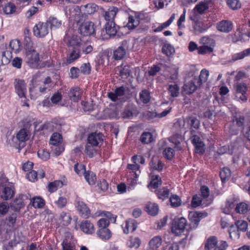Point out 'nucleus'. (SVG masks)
I'll return each mask as SVG.
<instances>
[{"label": "nucleus", "instance_id": "nucleus-42", "mask_svg": "<svg viewBox=\"0 0 250 250\" xmlns=\"http://www.w3.org/2000/svg\"><path fill=\"white\" fill-rule=\"evenodd\" d=\"M126 54V50L123 46H119L113 53V56L115 60H119L123 59Z\"/></svg>", "mask_w": 250, "mask_h": 250}, {"label": "nucleus", "instance_id": "nucleus-12", "mask_svg": "<svg viewBox=\"0 0 250 250\" xmlns=\"http://www.w3.org/2000/svg\"><path fill=\"white\" fill-rule=\"evenodd\" d=\"M216 28L220 32L229 33L232 29L233 24L230 21L223 20L217 23Z\"/></svg>", "mask_w": 250, "mask_h": 250}, {"label": "nucleus", "instance_id": "nucleus-53", "mask_svg": "<svg viewBox=\"0 0 250 250\" xmlns=\"http://www.w3.org/2000/svg\"><path fill=\"white\" fill-rule=\"evenodd\" d=\"M9 47L15 53L18 52L21 48V42L18 40H13L9 43Z\"/></svg>", "mask_w": 250, "mask_h": 250}, {"label": "nucleus", "instance_id": "nucleus-58", "mask_svg": "<svg viewBox=\"0 0 250 250\" xmlns=\"http://www.w3.org/2000/svg\"><path fill=\"white\" fill-rule=\"evenodd\" d=\"M217 244V238L215 236H212L209 238L205 246V248L207 250H210L213 247H215Z\"/></svg>", "mask_w": 250, "mask_h": 250}, {"label": "nucleus", "instance_id": "nucleus-52", "mask_svg": "<svg viewBox=\"0 0 250 250\" xmlns=\"http://www.w3.org/2000/svg\"><path fill=\"white\" fill-rule=\"evenodd\" d=\"M209 76V72L208 70L204 69H202L199 75V78H196L199 81V83L201 85L203 83H205L208 77Z\"/></svg>", "mask_w": 250, "mask_h": 250}, {"label": "nucleus", "instance_id": "nucleus-50", "mask_svg": "<svg viewBox=\"0 0 250 250\" xmlns=\"http://www.w3.org/2000/svg\"><path fill=\"white\" fill-rule=\"evenodd\" d=\"M139 24V21L134 16H129L126 26L129 29H134Z\"/></svg>", "mask_w": 250, "mask_h": 250}, {"label": "nucleus", "instance_id": "nucleus-2", "mask_svg": "<svg viewBox=\"0 0 250 250\" xmlns=\"http://www.w3.org/2000/svg\"><path fill=\"white\" fill-rule=\"evenodd\" d=\"M79 29L80 34L84 36H94L95 34V26L92 21H87L82 23Z\"/></svg>", "mask_w": 250, "mask_h": 250}, {"label": "nucleus", "instance_id": "nucleus-17", "mask_svg": "<svg viewBox=\"0 0 250 250\" xmlns=\"http://www.w3.org/2000/svg\"><path fill=\"white\" fill-rule=\"evenodd\" d=\"M77 210L81 216L84 218H88L90 215V211L86 205L83 202L79 201L77 203Z\"/></svg>", "mask_w": 250, "mask_h": 250}, {"label": "nucleus", "instance_id": "nucleus-31", "mask_svg": "<svg viewBox=\"0 0 250 250\" xmlns=\"http://www.w3.org/2000/svg\"><path fill=\"white\" fill-rule=\"evenodd\" d=\"M167 90L169 95L173 98L177 97L179 95L180 87L176 83L169 84Z\"/></svg>", "mask_w": 250, "mask_h": 250}, {"label": "nucleus", "instance_id": "nucleus-27", "mask_svg": "<svg viewBox=\"0 0 250 250\" xmlns=\"http://www.w3.org/2000/svg\"><path fill=\"white\" fill-rule=\"evenodd\" d=\"M98 236L102 240L106 241L109 239L111 236V232L107 228H101L97 232Z\"/></svg>", "mask_w": 250, "mask_h": 250}, {"label": "nucleus", "instance_id": "nucleus-60", "mask_svg": "<svg viewBox=\"0 0 250 250\" xmlns=\"http://www.w3.org/2000/svg\"><path fill=\"white\" fill-rule=\"evenodd\" d=\"M141 244V240L138 237L130 238L127 243V246L132 248H138Z\"/></svg>", "mask_w": 250, "mask_h": 250}, {"label": "nucleus", "instance_id": "nucleus-37", "mask_svg": "<svg viewBox=\"0 0 250 250\" xmlns=\"http://www.w3.org/2000/svg\"><path fill=\"white\" fill-rule=\"evenodd\" d=\"M159 210V206L157 204L149 203L146 205V211L151 215H156Z\"/></svg>", "mask_w": 250, "mask_h": 250}, {"label": "nucleus", "instance_id": "nucleus-3", "mask_svg": "<svg viewBox=\"0 0 250 250\" xmlns=\"http://www.w3.org/2000/svg\"><path fill=\"white\" fill-rule=\"evenodd\" d=\"M234 88L236 92V97L238 101H241L243 102H247V97L246 94L248 87L246 84L237 82L234 84Z\"/></svg>", "mask_w": 250, "mask_h": 250}, {"label": "nucleus", "instance_id": "nucleus-54", "mask_svg": "<svg viewBox=\"0 0 250 250\" xmlns=\"http://www.w3.org/2000/svg\"><path fill=\"white\" fill-rule=\"evenodd\" d=\"M234 207L235 204L232 201H227L225 207L222 208V210L225 214H229Z\"/></svg>", "mask_w": 250, "mask_h": 250}, {"label": "nucleus", "instance_id": "nucleus-44", "mask_svg": "<svg viewBox=\"0 0 250 250\" xmlns=\"http://www.w3.org/2000/svg\"><path fill=\"white\" fill-rule=\"evenodd\" d=\"M175 14H172L170 18L167 21L163 23L161 25L159 26L156 29H154L155 32H158L162 31L164 28L169 26L171 23L173 22L175 19Z\"/></svg>", "mask_w": 250, "mask_h": 250}, {"label": "nucleus", "instance_id": "nucleus-6", "mask_svg": "<svg viewBox=\"0 0 250 250\" xmlns=\"http://www.w3.org/2000/svg\"><path fill=\"white\" fill-rule=\"evenodd\" d=\"M15 194V188L11 184L0 186V196L4 200L11 199Z\"/></svg>", "mask_w": 250, "mask_h": 250}, {"label": "nucleus", "instance_id": "nucleus-16", "mask_svg": "<svg viewBox=\"0 0 250 250\" xmlns=\"http://www.w3.org/2000/svg\"><path fill=\"white\" fill-rule=\"evenodd\" d=\"M62 250H74L75 244L72 240V236L70 233H66L65 239L62 244Z\"/></svg>", "mask_w": 250, "mask_h": 250}, {"label": "nucleus", "instance_id": "nucleus-7", "mask_svg": "<svg viewBox=\"0 0 250 250\" xmlns=\"http://www.w3.org/2000/svg\"><path fill=\"white\" fill-rule=\"evenodd\" d=\"M187 225V220L184 218L175 219L171 228L172 232L177 235L181 234L185 230Z\"/></svg>", "mask_w": 250, "mask_h": 250}, {"label": "nucleus", "instance_id": "nucleus-61", "mask_svg": "<svg viewBox=\"0 0 250 250\" xmlns=\"http://www.w3.org/2000/svg\"><path fill=\"white\" fill-rule=\"evenodd\" d=\"M190 215H192L194 217V218L193 219V221L194 222V225H195L196 226L195 228H196L200 222V218L207 216L208 213L206 212L202 213L195 212L193 213H191Z\"/></svg>", "mask_w": 250, "mask_h": 250}, {"label": "nucleus", "instance_id": "nucleus-41", "mask_svg": "<svg viewBox=\"0 0 250 250\" xmlns=\"http://www.w3.org/2000/svg\"><path fill=\"white\" fill-rule=\"evenodd\" d=\"M84 177L89 185H93L95 184L96 176L93 172L87 171L86 172H85Z\"/></svg>", "mask_w": 250, "mask_h": 250}, {"label": "nucleus", "instance_id": "nucleus-15", "mask_svg": "<svg viewBox=\"0 0 250 250\" xmlns=\"http://www.w3.org/2000/svg\"><path fill=\"white\" fill-rule=\"evenodd\" d=\"M24 195L21 194L17 196L13 201L10 204L11 208L15 211H19L24 206L23 203V197Z\"/></svg>", "mask_w": 250, "mask_h": 250}, {"label": "nucleus", "instance_id": "nucleus-55", "mask_svg": "<svg viewBox=\"0 0 250 250\" xmlns=\"http://www.w3.org/2000/svg\"><path fill=\"white\" fill-rule=\"evenodd\" d=\"M12 57V53L11 52L9 51L3 52L1 55V63L3 65L8 64Z\"/></svg>", "mask_w": 250, "mask_h": 250}, {"label": "nucleus", "instance_id": "nucleus-30", "mask_svg": "<svg viewBox=\"0 0 250 250\" xmlns=\"http://www.w3.org/2000/svg\"><path fill=\"white\" fill-rule=\"evenodd\" d=\"M119 74L122 79H126L130 73V67L128 65H122L118 67Z\"/></svg>", "mask_w": 250, "mask_h": 250}, {"label": "nucleus", "instance_id": "nucleus-13", "mask_svg": "<svg viewBox=\"0 0 250 250\" xmlns=\"http://www.w3.org/2000/svg\"><path fill=\"white\" fill-rule=\"evenodd\" d=\"M125 233L128 234L134 231L137 228V223L136 220L129 219L125 221V223L122 225Z\"/></svg>", "mask_w": 250, "mask_h": 250}, {"label": "nucleus", "instance_id": "nucleus-56", "mask_svg": "<svg viewBox=\"0 0 250 250\" xmlns=\"http://www.w3.org/2000/svg\"><path fill=\"white\" fill-rule=\"evenodd\" d=\"M162 184V180L159 175L152 176L151 180L149 184L150 186L154 188H158Z\"/></svg>", "mask_w": 250, "mask_h": 250}, {"label": "nucleus", "instance_id": "nucleus-63", "mask_svg": "<svg viewBox=\"0 0 250 250\" xmlns=\"http://www.w3.org/2000/svg\"><path fill=\"white\" fill-rule=\"evenodd\" d=\"M171 206L173 207H178L181 204V200L177 195H172L169 198Z\"/></svg>", "mask_w": 250, "mask_h": 250}, {"label": "nucleus", "instance_id": "nucleus-43", "mask_svg": "<svg viewBox=\"0 0 250 250\" xmlns=\"http://www.w3.org/2000/svg\"><path fill=\"white\" fill-rule=\"evenodd\" d=\"M181 140V136L178 134L174 135L171 137L169 139L170 142L175 145L174 147L177 150H179L182 149L181 146L180 145Z\"/></svg>", "mask_w": 250, "mask_h": 250}, {"label": "nucleus", "instance_id": "nucleus-21", "mask_svg": "<svg viewBox=\"0 0 250 250\" xmlns=\"http://www.w3.org/2000/svg\"><path fill=\"white\" fill-rule=\"evenodd\" d=\"M80 228L83 232L88 234H91L95 232L93 225L87 220L82 221L80 225Z\"/></svg>", "mask_w": 250, "mask_h": 250}, {"label": "nucleus", "instance_id": "nucleus-4", "mask_svg": "<svg viewBox=\"0 0 250 250\" xmlns=\"http://www.w3.org/2000/svg\"><path fill=\"white\" fill-rule=\"evenodd\" d=\"M26 61L31 67L38 66L40 61L39 53L34 49H28L26 54Z\"/></svg>", "mask_w": 250, "mask_h": 250}, {"label": "nucleus", "instance_id": "nucleus-46", "mask_svg": "<svg viewBox=\"0 0 250 250\" xmlns=\"http://www.w3.org/2000/svg\"><path fill=\"white\" fill-rule=\"evenodd\" d=\"M156 194L159 199L164 200L168 198L169 190L166 188H163L157 190Z\"/></svg>", "mask_w": 250, "mask_h": 250}, {"label": "nucleus", "instance_id": "nucleus-29", "mask_svg": "<svg viewBox=\"0 0 250 250\" xmlns=\"http://www.w3.org/2000/svg\"><path fill=\"white\" fill-rule=\"evenodd\" d=\"M67 204V199L63 196L60 195L58 198L54 201V204L58 208H64Z\"/></svg>", "mask_w": 250, "mask_h": 250}, {"label": "nucleus", "instance_id": "nucleus-35", "mask_svg": "<svg viewBox=\"0 0 250 250\" xmlns=\"http://www.w3.org/2000/svg\"><path fill=\"white\" fill-rule=\"evenodd\" d=\"M31 203L35 208H41L45 205L44 200L40 196L33 198L31 200Z\"/></svg>", "mask_w": 250, "mask_h": 250}, {"label": "nucleus", "instance_id": "nucleus-8", "mask_svg": "<svg viewBox=\"0 0 250 250\" xmlns=\"http://www.w3.org/2000/svg\"><path fill=\"white\" fill-rule=\"evenodd\" d=\"M235 225L237 228V231H232L231 230L234 228L233 226H231L229 230V236L231 239L233 238H238L239 234L238 233V231H246L248 228V223L244 220H238L235 222Z\"/></svg>", "mask_w": 250, "mask_h": 250}, {"label": "nucleus", "instance_id": "nucleus-22", "mask_svg": "<svg viewBox=\"0 0 250 250\" xmlns=\"http://www.w3.org/2000/svg\"><path fill=\"white\" fill-rule=\"evenodd\" d=\"M118 11V9L113 6L109 8L107 11H105L104 14V17L106 22L114 21V18Z\"/></svg>", "mask_w": 250, "mask_h": 250}, {"label": "nucleus", "instance_id": "nucleus-49", "mask_svg": "<svg viewBox=\"0 0 250 250\" xmlns=\"http://www.w3.org/2000/svg\"><path fill=\"white\" fill-rule=\"evenodd\" d=\"M230 170L227 167L223 168L220 172V176L223 182H225L228 180L230 177Z\"/></svg>", "mask_w": 250, "mask_h": 250}, {"label": "nucleus", "instance_id": "nucleus-23", "mask_svg": "<svg viewBox=\"0 0 250 250\" xmlns=\"http://www.w3.org/2000/svg\"><path fill=\"white\" fill-rule=\"evenodd\" d=\"M82 93V90L79 87H73L69 92V97L72 101L78 102L81 98Z\"/></svg>", "mask_w": 250, "mask_h": 250}, {"label": "nucleus", "instance_id": "nucleus-47", "mask_svg": "<svg viewBox=\"0 0 250 250\" xmlns=\"http://www.w3.org/2000/svg\"><path fill=\"white\" fill-rule=\"evenodd\" d=\"M16 7L14 4L8 2L4 5L3 7V12L6 14H12L16 12Z\"/></svg>", "mask_w": 250, "mask_h": 250}, {"label": "nucleus", "instance_id": "nucleus-33", "mask_svg": "<svg viewBox=\"0 0 250 250\" xmlns=\"http://www.w3.org/2000/svg\"><path fill=\"white\" fill-rule=\"evenodd\" d=\"M199 42L201 45L211 47L213 49H214L215 46V40L207 36H205L201 38Z\"/></svg>", "mask_w": 250, "mask_h": 250}, {"label": "nucleus", "instance_id": "nucleus-9", "mask_svg": "<svg viewBox=\"0 0 250 250\" xmlns=\"http://www.w3.org/2000/svg\"><path fill=\"white\" fill-rule=\"evenodd\" d=\"M14 84L16 93L19 97L21 98H25L27 92L25 81L23 80L16 79Z\"/></svg>", "mask_w": 250, "mask_h": 250}, {"label": "nucleus", "instance_id": "nucleus-59", "mask_svg": "<svg viewBox=\"0 0 250 250\" xmlns=\"http://www.w3.org/2000/svg\"><path fill=\"white\" fill-rule=\"evenodd\" d=\"M97 215H102L106 217V219L109 222L115 223L116 220L117 216L112 214L110 212L108 211H100L97 213Z\"/></svg>", "mask_w": 250, "mask_h": 250}, {"label": "nucleus", "instance_id": "nucleus-48", "mask_svg": "<svg viewBox=\"0 0 250 250\" xmlns=\"http://www.w3.org/2000/svg\"><path fill=\"white\" fill-rule=\"evenodd\" d=\"M208 8V4L206 1L199 2L194 8V10L200 14H203Z\"/></svg>", "mask_w": 250, "mask_h": 250}, {"label": "nucleus", "instance_id": "nucleus-28", "mask_svg": "<svg viewBox=\"0 0 250 250\" xmlns=\"http://www.w3.org/2000/svg\"><path fill=\"white\" fill-rule=\"evenodd\" d=\"M46 22L47 23L48 26L50 25V28L51 29H57L62 25V21L53 17H49Z\"/></svg>", "mask_w": 250, "mask_h": 250}, {"label": "nucleus", "instance_id": "nucleus-5", "mask_svg": "<svg viewBox=\"0 0 250 250\" xmlns=\"http://www.w3.org/2000/svg\"><path fill=\"white\" fill-rule=\"evenodd\" d=\"M34 35L38 38L44 37L49 33V28L46 22H39L33 27Z\"/></svg>", "mask_w": 250, "mask_h": 250}, {"label": "nucleus", "instance_id": "nucleus-38", "mask_svg": "<svg viewBox=\"0 0 250 250\" xmlns=\"http://www.w3.org/2000/svg\"><path fill=\"white\" fill-rule=\"evenodd\" d=\"M96 147L97 146L87 143L84 149L85 154L90 158L93 157L96 154L97 152Z\"/></svg>", "mask_w": 250, "mask_h": 250}, {"label": "nucleus", "instance_id": "nucleus-64", "mask_svg": "<svg viewBox=\"0 0 250 250\" xmlns=\"http://www.w3.org/2000/svg\"><path fill=\"white\" fill-rule=\"evenodd\" d=\"M164 156L168 160H171L174 156V150L171 147H167L163 151Z\"/></svg>", "mask_w": 250, "mask_h": 250}, {"label": "nucleus", "instance_id": "nucleus-26", "mask_svg": "<svg viewBox=\"0 0 250 250\" xmlns=\"http://www.w3.org/2000/svg\"><path fill=\"white\" fill-rule=\"evenodd\" d=\"M168 71L170 75L167 80L169 83H176L178 78V68L176 66H172L169 68Z\"/></svg>", "mask_w": 250, "mask_h": 250}, {"label": "nucleus", "instance_id": "nucleus-34", "mask_svg": "<svg viewBox=\"0 0 250 250\" xmlns=\"http://www.w3.org/2000/svg\"><path fill=\"white\" fill-rule=\"evenodd\" d=\"M63 186V183L62 181L56 180L50 183L48 185V190L51 192H55L58 188H61Z\"/></svg>", "mask_w": 250, "mask_h": 250}, {"label": "nucleus", "instance_id": "nucleus-1", "mask_svg": "<svg viewBox=\"0 0 250 250\" xmlns=\"http://www.w3.org/2000/svg\"><path fill=\"white\" fill-rule=\"evenodd\" d=\"M30 135V132L27 129L22 128L17 132L16 137H13L12 141L13 143L10 144V145L16 148L21 149L24 146L22 144H24L29 139Z\"/></svg>", "mask_w": 250, "mask_h": 250}, {"label": "nucleus", "instance_id": "nucleus-10", "mask_svg": "<svg viewBox=\"0 0 250 250\" xmlns=\"http://www.w3.org/2000/svg\"><path fill=\"white\" fill-rule=\"evenodd\" d=\"M201 86L199 83V81L194 78L192 80L186 83L183 86V92L188 95H189L194 93L196 89Z\"/></svg>", "mask_w": 250, "mask_h": 250}, {"label": "nucleus", "instance_id": "nucleus-24", "mask_svg": "<svg viewBox=\"0 0 250 250\" xmlns=\"http://www.w3.org/2000/svg\"><path fill=\"white\" fill-rule=\"evenodd\" d=\"M67 45L69 47L76 48L81 44V39L78 35H73L70 38H67Z\"/></svg>", "mask_w": 250, "mask_h": 250}, {"label": "nucleus", "instance_id": "nucleus-19", "mask_svg": "<svg viewBox=\"0 0 250 250\" xmlns=\"http://www.w3.org/2000/svg\"><path fill=\"white\" fill-rule=\"evenodd\" d=\"M105 114L109 119H118L119 117V109L114 105L110 106L104 110Z\"/></svg>", "mask_w": 250, "mask_h": 250}, {"label": "nucleus", "instance_id": "nucleus-14", "mask_svg": "<svg viewBox=\"0 0 250 250\" xmlns=\"http://www.w3.org/2000/svg\"><path fill=\"white\" fill-rule=\"evenodd\" d=\"M125 92V87L123 86L116 88L114 92L108 93V97L112 101L116 102L120 100Z\"/></svg>", "mask_w": 250, "mask_h": 250}, {"label": "nucleus", "instance_id": "nucleus-62", "mask_svg": "<svg viewBox=\"0 0 250 250\" xmlns=\"http://www.w3.org/2000/svg\"><path fill=\"white\" fill-rule=\"evenodd\" d=\"M175 52L174 47L169 44H165L162 48V52L167 56H170Z\"/></svg>", "mask_w": 250, "mask_h": 250}, {"label": "nucleus", "instance_id": "nucleus-39", "mask_svg": "<svg viewBox=\"0 0 250 250\" xmlns=\"http://www.w3.org/2000/svg\"><path fill=\"white\" fill-rule=\"evenodd\" d=\"M62 137L59 133H54L50 138V143L54 146L59 145L62 142Z\"/></svg>", "mask_w": 250, "mask_h": 250}, {"label": "nucleus", "instance_id": "nucleus-40", "mask_svg": "<svg viewBox=\"0 0 250 250\" xmlns=\"http://www.w3.org/2000/svg\"><path fill=\"white\" fill-rule=\"evenodd\" d=\"M59 220L63 226H68L71 221V217L69 213L63 211L60 214Z\"/></svg>", "mask_w": 250, "mask_h": 250}, {"label": "nucleus", "instance_id": "nucleus-32", "mask_svg": "<svg viewBox=\"0 0 250 250\" xmlns=\"http://www.w3.org/2000/svg\"><path fill=\"white\" fill-rule=\"evenodd\" d=\"M235 209L237 213L244 214L250 209V206L246 203L241 202L237 204Z\"/></svg>", "mask_w": 250, "mask_h": 250}, {"label": "nucleus", "instance_id": "nucleus-57", "mask_svg": "<svg viewBox=\"0 0 250 250\" xmlns=\"http://www.w3.org/2000/svg\"><path fill=\"white\" fill-rule=\"evenodd\" d=\"M141 101L144 104L148 103L150 100V93L147 90H142L139 94Z\"/></svg>", "mask_w": 250, "mask_h": 250}, {"label": "nucleus", "instance_id": "nucleus-11", "mask_svg": "<svg viewBox=\"0 0 250 250\" xmlns=\"http://www.w3.org/2000/svg\"><path fill=\"white\" fill-rule=\"evenodd\" d=\"M103 135L101 133H92L87 137V143L96 146L102 144Z\"/></svg>", "mask_w": 250, "mask_h": 250}, {"label": "nucleus", "instance_id": "nucleus-25", "mask_svg": "<svg viewBox=\"0 0 250 250\" xmlns=\"http://www.w3.org/2000/svg\"><path fill=\"white\" fill-rule=\"evenodd\" d=\"M162 243V239L160 236L154 237L149 242L148 250H156L161 246Z\"/></svg>", "mask_w": 250, "mask_h": 250}, {"label": "nucleus", "instance_id": "nucleus-18", "mask_svg": "<svg viewBox=\"0 0 250 250\" xmlns=\"http://www.w3.org/2000/svg\"><path fill=\"white\" fill-rule=\"evenodd\" d=\"M98 9V6L94 3H90L82 5L80 7L81 11L85 15H91L94 14Z\"/></svg>", "mask_w": 250, "mask_h": 250}, {"label": "nucleus", "instance_id": "nucleus-45", "mask_svg": "<svg viewBox=\"0 0 250 250\" xmlns=\"http://www.w3.org/2000/svg\"><path fill=\"white\" fill-rule=\"evenodd\" d=\"M153 135L149 132H144L141 135L140 141L143 144H148L153 141Z\"/></svg>", "mask_w": 250, "mask_h": 250}, {"label": "nucleus", "instance_id": "nucleus-20", "mask_svg": "<svg viewBox=\"0 0 250 250\" xmlns=\"http://www.w3.org/2000/svg\"><path fill=\"white\" fill-rule=\"evenodd\" d=\"M119 28L114 21L106 22L105 24V30L107 34L110 36H114Z\"/></svg>", "mask_w": 250, "mask_h": 250}, {"label": "nucleus", "instance_id": "nucleus-36", "mask_svg": "<svg viewBox=\"0 0 250 250\" xmlns=\"http://www.w3.org/2000/svg\"><path fill=\"white\" fill-rule=\"evenodd\" d=\"M79 50L76 48L71 51L67 55L66 61L68 63H71L80 57Z\"/></svg>", "mask_w": 250, "mask_h": 250}, {"label": "nucleus", "instance_id": "nucleus-51", "mask_svg": "<svg viewBox=\"0 0 250 250\" xmlns=\"http://www.w3.org/2000/svg\"><path fill=\"white\" fill-rule=\"evenodd\" d=\"M188 124L192 128L198 129L200 125L199 120L195 117L191 116L187 118Z\"/></svg>", "mask_w": 250, "mask_h": 250}]
</instances>
